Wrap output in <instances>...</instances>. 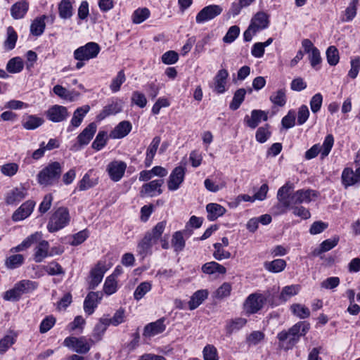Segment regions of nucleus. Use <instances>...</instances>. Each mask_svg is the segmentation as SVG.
<instances>
[{
    "label": "nucleus",
    "instance_id": "nucleus-1",
    "mask_svg": "<svg viewBox=\"0 0 360 360\" xmlns=\"http://www.w3.org/2000/svg\"><path fill=\"white\" fill-rule=\"evenodd\" d=\"M293 188V184L287 182L278 190L276 195L278 202L272 207L274 215L285 214L292 205L307 204L317 198V193L314 190L300 189L291 193Z\"/></svg>",
    "mask_w": 360,
    "mask_h": 360
},
{
    "label": "nucleus",
    "instance_id": "nucleus-2",
    "mask_svg": "<svg viewBox=\"0 0 360 360\" xmlns=\"http://www.w3.org/2000/svg\"><path fill=\"white\" fill-rule=\"evenodd\" d=\"M33 247L32 259L37 263H40L45 259V236L44 233L35 232L25 238L21 243L10 249L12 253L24 251L30 247Z\"/></svg>",
    "mask_w": 360,
    "mask_h": 360
},
{
    "label": "nucleus",
    "instance_id": "nucleus-3",
    "mask_svg": "<svg viewBox=\"0 0 360 360\" xmlns=\"http://www.w3.org/2000/svg\"><path fill=\"white\" fill-rule=\"evenodd\" d=\"M37 287L38 284L34 281L22 280L16 283L13 288L6 291L3 298L6 301H18L22 295L32 292Z\"/></svg>",
    "mask_w": 360,
    "mask_h": 360
},
{
    "label": "nucleus",
    "instance_id": "nucleus-4",
    "mask_svg": "<svg viewBox=\"0 0 360 360\" xmlns=\"http://www.w3.org/2000/svg\"><path fill=\"white\" fill-rule=\"evenodd\" d=\"M70 221V217L68 208L60 207L50 217L47 228L50 232L58 231L65 227Z\"/></svg>",
    "mask_w": 360,
    "mask_h": 360
},
{
    "label": "nucleus",
    "instance_id": "nucleus-5",
    "mask_svg": "<svg viewBox=\"0 0 360 360\" xmlns=\"http://www.w3.org/2000/svg\"><path fill=\"white\" fill-rule=\"evenodd\" d=\"M334 145V138L332 134H328L323 141L322 146L314 144L305 152L304 158L306 160H311L317 156L320 153L321 159L327 157Z\"/></svg>",
    "mask_w": 360,
    "mask_h": 360
},
{
    "label": "nucleus",
    "instance_id": "nucleus-6",
    "mask_svg": "<svg viewBox=\"0 0 360 360\" xmlns=\"http://www.w3.org/2000/svg\"><path fill=\"white\" fill-rule=\"evenodd\" d=\"M101 51L99 45L96 42H88L75 50L74 58L79 61H86L95 58Z\"/></svg>",
    "mask_w": 360,
    "mask_h": 360
},
{
    "label": "nucleus",
    "instance_id": "nucleus-7",
    "mask_svg": "<svg viewBox=\"0 0 360 360\" xmlns=\"http://www.w3.org/2000/svg\"><path fill=\"white\" fill-rule=\"evenodd\" d=\"M91 342L92 341L87 340L84 336L79 338L68 337L64 340L63 344L77 353L86 354L90 350Z\"/></svg>",
    "mask_w": 360,
    "mask_h": 360
},
{
    "label": "nucleus",
    "instance_id": "nucleus-8",
    "mask_svg": "<svg viewBox=\"0 0 360 360\" xmlns=\"http://www.w3.org/2000/svg\"><path fill=\"white\" fill-rule=\"evenodd\" d=\"M266 301V297L263 294H250L244 303V309L248 314H255L259 311Z\"/></svg>",
    "mask_w": 360,
    "mask_h": 360
},
{
    "label": "nucleus",
    "instance_id": "nucleus-9",
    "mask_svg": "<svg viewBox=\"0 0 360 360\" xmlns=\"http://www.w3.org/2000/svg\"><path fill=\"white\" fill-rule=\"evenodd\" d=\"M222 11V8L219 5L207 6L196 15L195 21L198 24L205 23L219 15Z\"/></svg>",
    "mask_w": 360,
    "mask_h": 360
},
{
    "label": "nucleus",
    "instance_id": "nucleus-10",
    "mask_svg": "<svg viewBox=\"0 0 360 360\" xmlns=\"http://www.w3.org/2000/svg\"><path fill=\"white\" fill-rule=\"evenodd\" d=\"M186 168L182 166L176 167L171 172L168 181L167 187L171 191L178 190L184 181Z\"/></svg>",
    "mask_w": 360,
    "mask_h": 360
},
{
    "label": "nucleus",
    "instance_id": "nucleus-11",
    "mask_svg": "<svg viewBox=\"0 0 360 360\" xmlns=\"http://www.w3.org/2000/svg\"><path fill=\"white\" fill-rule=\"evenodd\" d=\"M229 73L226 69H220L218 70L213 79L212 88L213 91L218 94H222L227 90V81Z\"/></svg>",
    "mask_w": 360,
    "mask_h": 360
},
{
    "label": "nucleus",
    "instance_id": "nucleus-12",
    "mask_svg": "<svg viewBox=\"0 0 360 360\" xmlns=\"http://www.w3.org/2000/svg\"><path fill=\"white\" fill-rule=\"evenodd\" d=\"M127 169V164L120 160L110 162L107 167V172L111 180L119 181L124 176Z\"/></svg>",
    "mask_w": 360,
    "mask_h": 360
},
{
    "label": "nucleus",
    "instance_id": "nucleus-13",
    "mask_svg": "<svg viewBox=\"0 0 360 360\" xmlns=\"http://www.w3.org/2000/svg\"><path fill=\"white\" fill-rule=\"evenodd\" d=\"M163 184L164 181L162 179H155L149 183L144 184L141 187L140 194L142 197L159 195L162 193L161 187Z\"/></svg>",
    "mask_w": 360,
    "mask_h": 360
},
{
    "label": "nucleus",
    "instance_id": "nucleus-14",
    "mask_svg": "<svg viewBox=\"0 0 360 360\" xmlns=\"http://www.w3.org/2000/svg\"><path fill=\"white\" fill-rule=\"evenodd\" d=\"M46 116L53 122H60L68 117L69 113L66 107L54 105L46 111Z\"/></svg>",
    "mask_w": 360,
    "mask_h": 360
},
{
    "label": "nucleus",
    "instance_id": "nucleus-15",
    "mask_svg": "<svg viewBox=\"0 0 360 360\" xmlns=\"http://www.w3.org/2000/svg\"><path fill=\"white\" fill-rule=\"evenodd\" d=\"M62 173V166L58 162H52L46 166V186L58 182Z\"/></svg>",
    "mask_w": 360,
    "mask_h": 360
},
{
    "label": "nucleus",
    "instance_id": "nucleus-16",
    "mask_svg": "<svg viewBox=\"0 0 360 360\" xmlns=\"http://www.w3.org/2000/svg\"><path fill=\"white\" fill-rule=\"evenodd\" d=\"M341 178L342 183L345 188L360 184V167L354 172L349 167L344 169Z\"/></svg>",
    "mask_w": 360,
    "mask_h": 360
},
{
    "label": "nucleus",
    "instance_id": "nucleus-17",
    "mask_svg": "<svg viewBox=\"0 0 360 360\" xmlns=\"http://www.w3.org/2000/svg\"><path fill=\"white\" fill-rule=\"evenodd\" d=\"M105 271L106 269L105 264L102 262H98L91 270L90 281L89 283V288L90 289L96 288L101 283Z\"/></svg>",
    "mask_w": 360,
    "mask_h": 360
},
{
    "label": "nucleus",
    "instance_id": "nucleus-18",
    "mask_svg": "<svg viewBox=\"0 0 360 360\" xmlns=\"http://www.w3.org/2000/svg\"><path fill=\"white\" fill-rule=\"evenodd\" d=\"M101 292H90L84 301V310L88 315L92 314L102 300Z\"/></svg>",
    "mask_w": 360,
    "mask_h": 360
},
{
    "label": "nucleus",
    "instance_id": "nucleus-19",
    "mask_svg": "<svg viewBox=\"0 0 360 360\" xmlns=\"http://www.w3.org/2000/svg\"><path fill=\"white\" fill-rule=\"evenodd\" d=\"M277 338L279 341V347L285 350L292 349L299 341L289 330L278 333Z\"/></svg>",
    "mask_w": 360,
    "mask_h": 360
},
{
    "label": "nucleus",
    "instance_id": "nucleus-20",
    "mask_svg": "<svg viewBox=\"0 0 360 360\" xmlns=\"http://www.w3.org/2000/svg\"><path fill=\"white\" fill-rule=\"evenodd\" d=\"M34 202L27 200L22 203L13 214L12 220L20 221L27 218L33 211Z\"/></svg>",
    "mask_w": 360,
    "mask_h": 360
},
{
    "label": "nucleus",
    "instance_id": "nucleus-21",
    "mask_svg": "<svg viewBox=\"0 0 360 360\" xmlns=\"http://www.w3.org/2000/svg\"><path fill=\"white\" fill-rule=\"evenodd\" d=\"M27 196V189L20 186L9 191L6 195L5 201L8 205H15L22 200Z\"/></svg>",
    "mask_w": 360,
    "mask_h": 360
},
{
    "label": "nucleus",
    "instance_id": "nucleus-22",
    "mask_svg": "<svg viewBox=\"0 0 360 360\" xmlns=\"http://www.w3.org/2000/svg\"><path fill=\"white\" fill-rule=\"evenodd\" d=\"M166 329L165 319L162 318L155 322L150 323L144 327L143 335L153 337L164 332Z\"/></svg>",
    "mask_w": 360,
    "mask_h": 360
},
{
    "label": "nucleus",
    "instance_id": "nucleus-23",
    "mask_svg": "<svg viewBox=\"0 0 360 360\" xmlns=\"http://www.w3.org/2000/svg\"><path fill=\"white\" fill-rule=\"evenodd\" d=\"M268 119L267 112L261 110H253L251 116L246 115L244 121L251 129H255L262 120L266 121Z\"/></svg>",
    "mask_w": 360,
    "mask_h": 360
},
{
    "label": "nucleus",
    "instance_id": "nucleus-24",
    "mask_svg": "<svg viewBox=\"0 0 360 360\" xmlns=\"http://www.w3.org/2000/svg\"><path fill=\"white\" fill-rule=\"evenodd\" d=\"M131 129L132 125L129 121H122L110 132V136L115 139H122L129 134Z\"/></svg>",
    "mask_w": 360,
    "mask_h": 360
},
{
    "label": "nucleus",
    "instance_id": "nucleus-25",
    "mask_svg": "<svg viewBox=\"0 0 360 360\" xmlns=\"http://www.w3.org/2000/svg\"><path fill=\"white\" fill-rule=\"evenodd\" d=\"M269 24V15L264 12H258L252 17L250 25L259 32L267 28Z\"/></svg>",
    "mask_w": 360,
    "mask_h": 360
},
{
    "label": "nucleus",
    "instance_id": "nucleus-26",
    "mask_svg": "<svg viewBox=\"0 0 360 360\" xmlns=\"http://www.w3.org/2000/svg\"><path fill=\"white\" fill-rule=\"evenodd\" d=\"M155 243H156V241L152 238V236L146 233L137 245L139 255L144 257L148 254H151V248Z\"/></svg>",
    "mask_w": 360,
    "mask_h": 360
},
{
    "label": "nucleus",
    "instance_id": "nucleus-27",
    "mask_svg": "<svg viewBox=\"0 0 360 360\" xmlns=\"http://www.w3.org/2000/svg\"><path fill=\"white\" fill-rule=\"evenodd\" d=\"M97 129V126L94 122L90 123L77 136L78 142L80 145H87Z\"/></svg>",
    "mask_w": 360,
    "mask_h": 360
},
{
    "label": "nucleus",
    "instance_id": "nucleus-28",
    "mask_svg": "<svg viewBox=\"0 0 360 360\" xmlns=\"http://www.w3.org/2000/svg\"><path fill=\"white\" fill-rule=\"evenodd\" d=\"M206 210L207 212V219L211 221L223 216L226 212L225 207L219 204L212 202L206 205Z\"/></svg>",
    "mask_w": 360,
    "mask_h": 360
},
{
    "label": "nucleus",
    "instance_id": "nucleus-29",
    "mask_svg": "<svg viewBox=\"0 0 360 360\" xmlns=\"http://www.w3.org/2000/svg\"><path fill=\"white\" fill-rule=\"evenodd\" d=\"M53 92L59 98L68 101H75V99L79 95V94L75 92V91H69L68 89L60 84H57L53 86Z\"/></svg>",
    "mask_w": 360,
    "mask_h": 360
},
{
    "label": "nucleus",
    "instance_id": "nucleus-30",
    "mask_svg": "<svg viewBox=\"0 0 360 360\" xmlns=\"http://www.w3.org/2000/svg\"><path fill=\"white\" fill-rule=\"evenodd\" d=\"M339 240V236H335L331 238L323 240L320 244V247L312 252V255L314 256H319L323 252L330 250L338 245Z\"/></svg>",
    "mask_w": 360,
    "mask_h": 360
},
{
    "label": "nucleus",
    "instance_id": "nucleus-31",
    "mask_svg": "<svg viewBox=\"0 0 360 360\" xmlns=\"http://www.w3.org/2000/svg\"><path fill=\"white\" fill-rule=\"evenodd\" d=\"M160 137L155 136L150 145L148 146L146 151V159H145V165L146 167H150L153 162V160L156 154L157 150L160 143Z\"/></svg>",
    "mask_w": 360,
    "mask_h": 360
},
{
    "label": "nucleus",
    "instance_id": "nucleus-32",
    "mask_svg": "<svg viewBox=\"0 0 360 360\" xmlns=\"http://www.w3.org/2000/svg\"><path fill=\"white\" fill-rule=\"evenodd\" d=\"M74 0H61L58 4L59 16L62 19H69L73 15Z\"/></svg>",
    "mask_w": 360,
    "mask_h": 360
},
{
    "label": "nucleus",
    "instance_id": "nucleus-33",
    "mask_svg": "<svg viewBox=\"0 0 360 360\" xmlns=\"http://www.w3.org/2000/svg\"><path fill=\"white\" fill-rule=\"evenodd\" d=\"M208 292L207 290H197L191 297L188 302L190 310H193L198 307L202 302L207 297Z\"/></svg>",
    "mask_w": 360,
    "mask_h": 360
},
{
    "label": "nucleus",
    "instance_id": "nucleus-34",
    "mask_svg": "<svg viewBox=\"0 0 360 360\" xmlns=\"http://www.w3.org/2000/svg\"><path fill=\"white\" fill-rule=\"evenodd\" d=\"M29 5L25 0L15 3L11 9V13L13 18H22L28 11Z\"/></svg>",
    "mask_w": 360,
    "mask_h": 360
},
{
    "label": "nucleus",
    "instance_id": "nucleus-35",
    "mask_svg": "<svg viewBox=\"0 0 360 360\" xmlns=\"http://www.w3.org/2000/svg\"><path fill=\"white\" fill-rule=\"evenodd\" d=\"M89 110L90 107L88 105L77 108L73 113V116L70 121V125L73 127H78Z\"/></svg>",
    "mask_w": 360,
    "mask_h": 360
},
{
    "label": "nucleus",
    "instance_id": "nucleus-36",
    "mask_svg": "<svg viewBox=\"0 0 360 360\" xmlns=\"http://www.w3.org/2000/svg\"><path fill=\"white\" fill-rule=\"evenodd\" d=\"M17 335L13 331H9L0 339V354H4L16 340Z\"/></svg>",
    "mask_w": 360,
    "mask_h": 360
},
{
    "label": "nucleus",
    "instance_id": "nucleus-37",
    "mask_svg": "<svg viewBox=\"0 0 360 360\" xmlns=\"http://www.w3.org/2000/svg\"><path fill=\"white\" fill-rule=\"evenodd\" d=\"M202 271L203 273L207 274H213L214 273L224 274L226 272V268L223 265L216 262H210L205 263L202 266Z\"/></svg>",
    "mask_w": 360,
    "mask_h": 360
},
{
    "label": "nucleus",
    "instance_id": "nucleus-38",
    "mask_svg": "<svg viewBox=\"0 0 360 360\" xmlns=\"http://www.w3.org/2000/svg\"><path fill=\"white\" fill-rule=\"evenodd\" d=\"M300 290V286L299 285H290L285 286L282 288L279 300L282 302H285L292 297L298 294Z\"/></svg>",
    "mask_w": 360,
    "mask_h": 360
},
{
    "label": "nucleus",
    "instance_id": "nucleus-39",
    "mask_svg": "<svg viewBox=\"0 0 360 360\" xmlns=\"http://www.w3.org/2000/svg\"><path fill=\"white\" fill-rule=\"evenodd\" d=\"M309 328V323L305 321H300L293 325L288 330L292 333V335H294L298 340H300V337L305 335Z\"/></svg>",
    "mask_w": 360,
    "mask_h": 360
},
{
    "label": "nucleus",
    "instance_id": "nucleus-40",
    "mask_svg": "<svg viewBox=\"0 0 360 360\" xmlns=\"http://www.w3.org/2000/svg\"><path fill=\"white\" fill-rule=\"evenodd\" d=\"M264 266L269 272L279 273L285 269L286 266V262L282 259H276L271 262H265Z\"/></svg>",
    "mask_w": 360,
    "mask_h": 360
},
{
    "label": "nucleus",
    "instance_id": "nucleus-41",
    "mask_svg": "<svg viewBox=\"0 0 360 360\" xmlns=\"http://www.w3.org/2000/svg\"><path fill=\"white\" fill-rule=\"evenodd\" d=\"M292 314L300 319H304L310 316L309 309L304 304L295 303L290 307Z\"/></svg>",
    "mask_w": 360,
    "mask_h": 360
},
{
    "label": "nucleus",
    "instance_id": "nucleus-42",
    "mask_svg": "<svg viewBox=\"0 0 360 360\" xmlns=\"http://www.w3.org/2000/svg\"><path fill=\"white\" fill-rule=\"evenodd\" d=\"M247 323V320L244 318H236L227 321L226 325V330L228 333L231 334L233 332L238 331L243 328Z\"/></svg>",
    "mask_w": 360,
    "mask_h": 360
},
{
    "label": "nucleus",
    "instance_id": "nucleus-43",
    "mask_svg": "<svg viewBox=\"0 0 360 360\" xmlns=\"http://www.w3.org/2000/svg\"><path fill=\"white\" fill-rule=\"evenodd\" d=\"M150 15V11L148 8H139L133 12L131 21L134 24H140L147 20Z\"/></svg>",
    "mask_w": 360,
    "mask_h": 360
},
{
    "label": "nucleus",
    "instance_id": "nucleus-44",
    "mask_svg": "<svg viewBox=\"0 0 360 360\" xmlns=\"http://www.w3.org/2000/svg\"><path fill=\"white\" fill-rule=\"evenodd\" d=\"M121 111V106L117 103H112L105 106L103 110L97 115V120L101 121L110 115H115Z\"/></svg>",
    "mask_w": 360,
    "mask_h": 360
},
{
    "label": "nucleus",
    "instance_id": "nucleus-45",
    "mask_svg": "<svg viewBox=\"0 0 360 360\" xmlns=\"http://www.w3.org/2000/svg\"><path fill=\"white\" fill-rule=\"evenodd\" d=\"M25 262V257L20 254H13L8 257L5 261V265L7 268L14 269L18 268Z\"/></svg>",
    "mask_w": 360,
    "mask_h": 360
},
{
    "label": "nucleus",
    "instance_id": "nucleus-46",
    "mask_svg": "<svg viewBox=\"0 0 360 360\" xmlns=\"http://www.w3.org/2000/svg\"><path fill=\"white\" fill-rule=\"evenodd\" d=\"M359 0H351L349 6L345 9L342 20L343 22L352 21L356 15Z\"/></svg>",
    "mask_w": 360,
    "mask_h": 360
},
{
    "label": "nucleus",
    "instance_id": "nucleus-47",
    "mask_svg": "<svg viewBox=\"0 0 360 360\" xmlns=\"http://www.w3.org/2000/svg\"><path fill=\"white\" fill-rule=\"evenodd\" d=\"M109 325V321H108L107 317L101 318L99 321L94 327L93 331V336L96 338L97 340H100L105 333Z\"/></svg>",
    "mask_w": 360,
    "mask_h": 360
},
{
    "label": "nucleus",
    "instance_id": "nucleus-48",
    "mask_svg": "<svg viewBox=\"0 0 360 360\" xmlns=\"http://www.w3.org/2000/svg\"><path fill=\"white\" fill-rule=\"evenodd\" d=\"M152 289V283L150 281H144L141 283L134 292V297L139 301L142 299L146 293Z\"/></svg>",
    "mask_w": 360,
    "mask_h": 360
},
{
    "label": "nucleus",
    "instance_id": "nucleus-49",
    "mask_svg": "<svg viewBox=\"0 0 360 360\" xmlns=\"http://www.w3.org/2000/svg\"><path fill=\"white\" fill-rule=\"evenodd\" d=\"M45 27V15L35 18L31 24L30 32L33 35L39 36L43 33Z\"/></svg>",
    "mask_w": 360,
    "mask_h": 360
},
{
    "label": "nucleus",
    "instance_id": "nucleus-50",
    "mask_svg": "<svg viewBox=\"0 0 360 360\" xmlns=\"http://www.w3.org/2000/svg\"><path fill=\"white\" fill-rule=\"evenodd\" d=\"M117 290V281L114 275L108 276L103 285V291L108 295L114 294Z\"/></svg>",
    "mask_w": 360,
    "mask_h": 360
},
{
    "label": "nucleus",
    "instance_id": "nucleus-51",
    "mask_svg": "<svg viewBox=\"0 0 360 360\" xmlns=\"http://www.w3.org/2000/svg\"><path fill=\"white\" fill-rule=\"evenodd\" d=\"M246 94V90L243 88L238 89L233 97V100L230 103V108L233 110H236L240 106L241 103L245 99Z\"/></svg>",
    "mask_w": 360,
    "mask_h": 360
},
{
    "label": "nucleus",
    "instance_id": "nucleus-52",
    "mask_svg": "<svg viewBox=\"0 0 360 360\" xmlns=\"http://www.w3.org/2000/svg\"><path fill=\"white\" fill-rule=\"evenodd\" d=\"M18 39V34L12 27L7 28V37L4 41V48L6 50H12L14 49L16 41Z\"/></svg>",
    "mask_w": 360,
    "mask_h": 360
},
{
    "label": "nucleus",
    "instance_id": "nucleus-53",
    "mask_svg": "<svg viewBox=\"0 0 360 360\" xmlns=\"http://www.w3.org/2000/svg\"><path fill=\"white\" fill-rule=\"evenodd\" d=\"M172 245L174 249L175 252L181 251L185 247V240L183 236L181 231H176L172 239Z\"/></svg>",
    "mask_w": 360,
    "mask_h": 360
},
{
    "label": "nucleus",
    "instance_id": "nucleus-54",
    "mask_svg": "<svg viewBox=\"0 0 360 360\" xmlns=\"http://www.w3.org/2000/svg\"><path fill=\"white\" fill-rule=\"evenodd\" d=\"M126 81V77L123 70L118 72L115 78L112 79L110 89L112 93L120 91L121 85Z\"/></svg>",
    "mask_w": 360,
    "mask_h": 360
},
{
    "label": "nucleus",
    "instance_id": "nucleus-55",
    "mask_svg": "<svg viewBox=\"0 0 360 360\" xmlns=\"http://www.w3.org/2000/svg\"><path fill=\"white\" fill-rule=\"evenodd\" d=\"M214 248L213 257L217 260L221 261L229 259L231 257V252L226 250L225 248L222 247L219 243H214Z\"/></svg>",
    "mask_w": 360,
    "mask_h": 360
},
{
    "label": "nucleus",
    "instance_id": "nucleus-56",
    "mask_svg": "<svg viewBox=\"0 0 360 360\" xmlns=\"http://www.w3.org/2000/svg\"><path fill=\"white\" fill-rule=\"evenodd\" d=\"M271 132L268 124L260 127L257 129L255 134V139L259 143H265L271 136Z\"/></svg>",
    "mask_w": 360,
    "mask_h": 360
},
{
    "label": "nucleus",
    "instance_id": "nucleus-57",
    "mask_svg": "<svg viewBox=\"0 0 360 360\" xmlns=\"http://www.w3.org/2000/svg\"><path fill=\"white\" fill-rule=\"evenodd\" d=\"M23 68V63L20 58L15 57L11 59L6 65V70L11 73L20 72Z\"/></svg>",
    "mask_w": 360,
    "mask_h": 360
},
{
    "label": "nucleus",
    "instance_id": "nucleus-58",
    "mask_svg": "<svg viewBox=\"0 0 360 360\" xmlns=\"http://www.w3.org/2000/svg\"><path fill=\"white\" fill-rule=\"evenodd\" d=\"M327 61L330 65H336L340 60L339 51L334 46H330L326 50Z\"/></svg>",
    "mask_w": 360,
    "mask_h": 360
},
{
    "label": "nucleus",
    "instance_id": "nucleus-59",
    "mask_svg": "<svg viewBox=\"0 0 360 360\" xmlns=\"http://www.w3.org/2000/svg\"><path fill=\"white\" fill-rule=\"evenodd\" d=\"M107 139V133L104 131H99L92 143V148L98 151L101 150L106 145Z\"/></svg>",
    "mask_w": 360,
    "mask_h": 360
},
{
    "label": "nucleus",
    "instance_id": "nucleus-60",
    "mask_svg": "<svg viewBox=\"0 0 360 360\" xmlns=\"http://www.w3.org/2000/svg\"><path fill=\"white\" fill-rule=\"evenodd\" d=\"M290 210H292V214L302 219H307L311 217L310 212L308 209L300 205H292Z\"/></svg>",
    "mask_w": 360,
    "mask_h": 360
},
{
    "label": "nucleus",
    "instance_id": "nucleus-61",
    "mask_svg": "<svg viewBox=\"0 0 360 360\" xmlns=\"http://www.w3.org/2000/svg\"><path fill=\"white\" fill-rule=\"evenodd\" d=\"M42 123L43 120L41 118L30 115L23 121L22 125L26 129L32 130L37 128Z\"/></svg>",
    "mask_w": 360,
    "mask_h": 360
},
{
    "label": "nucleus",
    "instance_id": "nucleus-62",
    "mask_svg": "<svg viewBox=\"0 0 360 360\" xmlns=\"http://www.w3.org/2000/svg\"><path fill=\"white\" fill-rule=\"evenodd\" d=\"M270 101L278 106L282 107L286 103V96L285 91L283 89L278 90L270 96Z\"/></svg>",
    "mask_w": 360,
    "mask_h": 360
},
{
    "label": "nucleus",
    "instance_id": "nucleus-63",
    "mask_svg": "<svg viewBox=\"0 0 360 360\" xmlns=\"http://www.w3.org/2000/svg\"><path fill=\"white\" fill-rule=\"evenodd\" d=\"M240 34V28L237 25L231 26L225 36L223 37L224 43L231 44L233 42Z\"/></svg>",
    "mask_w": 360,
    "mask_h": 360
},
{
    "label": "nucleus",
    "instance_id": "nucleus-64",
    "mask_svg": "<svg viewBox=\"0 0 360 360\" xmlns=\"http://www.w3.org/2000/svg\"><path fill=\"white\" fill-rule=\"evenodd\" d=\"M202 354L204 360H219L217 349L213 345H206L203 349Z\"/></svg>",
    "mask_w": 360,
    "mask_h": 360
}]
</instances>
